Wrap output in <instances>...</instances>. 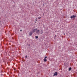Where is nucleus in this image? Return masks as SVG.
<instances>
[{
    "mask_svg": "<svg viewBox=\"0 0 77 77\" xmlns=\"http://www.w3.org/2000/svg\"><path fill=\"white\" fill-rule=\"evenodd\" d=\"M32 33H32V32H29V36H32Z\"/></svg>",
    "mask_w": 77,
    "mask_h": 77,
    "instance_id": "5",
    "label": "nucleus"
},
{
    "mask_svg": "<svg viewBox=\"0 0 77 77\" xmlns=\"http://www.w3.org/2000/svg\"><path fill=\"white\" fill-rule=\"evenodd\" d=\"M35 20L37 21V18H36L35 19Z\"/></svg>",
    "mask_w": 77,
    "mask_h": 77,
    "instance_id": "12",
    "label": "nucleus"
},
{
    "mask_svg": "<svg viewBox=\"0 0 77 77\" xmlns=\"http://www.w3.org/2000/svg\"><path fill=\"white\" fill-rule=\"evenodd\" d=\"M71 67H69V71H71Z\"/></svg>",
    "mask_w": 77,
    "mask_h": 77,
    "instance_id": "8",
    "label": "nucleus"
},
{
    "mask_svg": "<svg viewBox=\"0 0 77 77\" xmlns=\"http://www.w3.org/2000/svg\"><path fill=\"white\" fill-rule=\"evenodd\" d=\"M25 57H26V58H27V56L26 55V56H25Z\"/></svg>",
    "mask_w": 77,
    "mask_h": 77,
    "instance_id": "10",
    "label": "nucleus"
},
{
    "mask_svg": "<svg viewBox=\"0 0 77 77\" xmlns=\"http://www.w3.org/2000/svg\"><path fill=\"white\" fill-rule=\"evenodd\" d=\"M47 57L46 56L45 57V58L44 59V62H47Z\"/></svg>",
    "mask_w": 77,
    "mask_h": 77,
    "instance_id": "2",
    "label": "nucleus"
},
{
    "mask_svg": "<svg viewBox=\"0 0 77 77\" xmlns=\"http://www.w3.org/2000/svg\"><path fill=\"white\" fill-rule=\"evenodd\" d=\"M35 38H36V39H38V36H35Z\"/></svg>",
    "mask_w": 77,
    "mask_h": 77,
    "instance_id": "9",
    "label": "nucleus"
},
{
    "mask_svg": "<svg viewBox=\"0 0 77 77\" xmlns=\"http://www.w3.org/2000/svg\"><path fill=\"white\" fill-rule=\"evenodd\" d=\"M76 17V16H74V15H73L71 17V18H75Z\"/></svg>",
    "mask_w": 77,
    "mask_h": 77,
    "instance_id": "3",
    "label": "nucleus"
},
{
    "mask_svg": "<svg viewBox=\"0 0 77 77\" xmlns=\"http://www.w3.org/2000/svg\"><path fill=\"white\" fill-rule=\"evenodd\" d=\"M54 75H57V72H56L55 73H54Z\"/></svg>",
    "mask_w": 77,
    "mask_h": 77,
    "instance_id": "6",
    "label": "nucleus"
},
{
    "mask_svg": "<svg viewBox=\"0 0 77 77\" xmlns=\"http://www.w3.org/2000/svg\"><path fill=\"white\" fill-rule=\"evenodd\" d=\"M37 28L34 29L31 32H32V33H35V31H36V30H37Z\"/></svg>",
    "mask_w": 77,
    "mask_h": 77,
    "instance_id": "1",
    "label": "nucleus"
},
{
    "mask_svg": "<svg viewBox=\"0 0 77 77\" xmlns=\"http://www.w3.org/2000/svg\"><path fill=\"white\" fill-rule=\"evenodd\" d=\"M36 33H37V34H39V33H40V32L39 31V30H37L36 31Z\"/></svg>",
    "mask_w": 77,
    "mask_h": 77,
    "instance_id": "4",
    "label": "nucleus"
},
{
    "mask_svg": "<svg viewBox=\"0 0 77 77\" xmlns=\"http://www.w3.org/2000/svg\"><path fill=\"white\" fill-rule=\"evenodd\" d=\"M44 32L43 31V30H41V34H42Z\"/></svg>",
    "mask_w": 77,
    "mask_h": 77,
    "instance_id": "7",
    "label": "nucleus"
},
{
    "mask_svg": "<svg viewBox=\"0 0 77 77\" xmlns=\"http://www.w3.org/2000/svg\"><path fill=\"white\" fill-rule=\"evenodd\" d=\"M20 31L21 32V31H22V30H21V29H20Z\"/></svg>",
    "mask_w": 77,
    "mask_h": 77,
    "instance_id": "13",
    "label": "nucleus"
},
{
    "mask_svg": "<svg viewBox=\"0 0 77 77\" xmlns=\"http://www.w3.org/2000/svg\"><path fill=\"white\" fill-rule=\"evenodd\" d=\"M41 18V17H38V19H39L40 18Z\"/></svg>",
    "mask_w": 77,
    "mask_h": 77,
    "instance_id": "11",
    "label": "nucleus"
},
{
    "mask_svg": "<svg viewBox=\"0 0 77 77\" xmlns=\"http://www.w3.org/2000/svg\"><path fill=\"white\" fill-rule=\"evenodd\" d=\"M55 36H56V35H55Z\"/></svg>",
    "mask_w": 77,
    "mask_h": 77,
    "instance_id": "14",
    "label": "nucleus"
}]
</instances>
